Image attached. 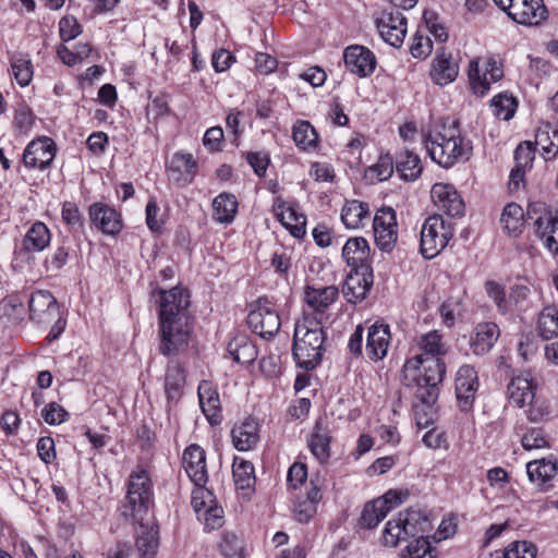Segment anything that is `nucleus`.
<instances>
[{
    "instance_id": "obj_1",
    "label": "nucleus",
    "mask_w": 558,
    "mask_h": 558,
    "mask_svg": "<svg viewBox=\"0 0 558 558\" xmlns=\"http://www.w3.org/2000/svg\"><path fill=\"white\" fill-rule=\"evenodd\" d=\"M153 507V483L148 473L145 470L133 471L120 512L126 521L138 524L135 545L140 558H155L158 553L159 532L158 525L151 520Z\"/></svg>"
},
{
    "instance_id": "obj_2",
    "label": "nucleus",
    "mask_w": 558,
    "mask_h": 558,
    "mask_svg": "<svg viewBox=\"0 0 558 558\" xmlns=\"http://www.w3.org/2000/svg\"><path fill=\"white\" fill-rule=\"evenodd\" d=\"M159 351L169 356L185 349L191 335L192 315L190 313L189 291L180 287L159 290Z\"/></svg>"
},
{
    "instance_id": "obj_3",
    "label": "nucleus",
    "mask_w": 558,
    "mask_h": 558,
    "mask_svg": "<svg viewBox=\"0 0 558 558\" xmlns=\"http://www.w3.org/2000/svg\"><path fill=\"white\" fill-rule=\"evenodd\" d=\"M407 385L415 388L414 395L424 405H433L440 392L439 386L446 374V364L441 357H424L417 354L407 360L403 366Z\"/></svg>"
},
{
    "instance_id": "obj_4",
    "label": "nucleus",
    "mask_w": 558,
    "mask_h": 558,
    "mask_svg": "<svg viewBox=\"0 0 558 558\" xmlns=\"http://www.w3.org/2000/svg\"><path fill=\"white\" fill-rule=\"evenodd\" d=\"M326 332L320 318L304 315L295 323L292 356L298 367L310 372L317 368L323 359Z\"/></svg>"
},
{
    "instance_id": "obj_5",
    "label": "nucleus",
    "mask_w": 558,
    "mask_h": 558,
    "mask_svg": "<svg viewBox=\"0 0 558 558\" xmlns=\"http://www.w3.org/2000/svg\"><path fill=\"white\" fill-rule=\"evenodd\" d=\"M423 138L432 160L444 168L466 161L472 155V144L461 135L458 120L444 124L441 131L429 132Z\"/></svg>"
},
{
    "instance_id": "obj_6",
    "label": "nucleus",
    "mask_w": 558,
    "mask_h": 558,
    "mask_svg": "<svg viewBox=\"0 0 558 558\" xmlns=\"http://www.w3.org/2000/svg\"><path fill=\"white\" fill-rule=\"evenodd\" d=\"M433 530L428 515L421 510L410 509L400 513L398 519L389 520L384 530L383 538L386 545L397 546L401 541L428 536Z\"/></svg>"
},
{
    "instance_id": "obj_7",
    "label": "nucleus",
    "mask_w": 558,
    "mask_h": 558,
    "mask_svg": "<svg viewBox=\"0 0 558 558\" xmlns=\"http://www.w3.org/2000/svg\"><path fill=\"white\" fill-rule=\"evenodd\" d=\"M251 307L246 318L248 328L264 339L274 337L281 326L274 303L267 296H260Z\"/></svg>"
},
{
    "instance_id": "obj_8",
    "label": "nucleus",
    "mask_w": 558,
    "mask_h": 558,
    "mask_svg": "<svg viewBox=\"0 0 558 558\" xmlns=\"http://www.w3.org/2000/svg\"><path fill=\"white\" fill-rule=\"evenodd\" d=\"M518 24L539 25L548 16L544 0H493Z\"/></svg>"
},
{
    "instance_id": "obj_9",
    "label": "nucleus",
    "mask_w": 558,
    "mask_h": 558,
    "mask_svg": "<svg viewBox=\"0 0 558 558\" xmlns=\"http://www.w3.org/2000/svg\"><path fill=\"white\" fill-rule=\"evenodd\" d=\"M451 236L452 234L446 228L441 216H429L421 230L420 247L422 255L427 259L434 258L447 246Z\"/></svg>"
},
{
    "instance_id": "obj_10",
    "label": "nucleus",
    "mask_w": 558,
    "mask_h": 558,
    "mask_svg": "<svg viewBox=\"0 0 558 558\" xmlns=\"http://www.w3.org/2000/svg\"><path fill=\"white\" fill-rule=\"evenodd\" d=\"M29 319L37 325H48L60 314L57 299L47 290L34 291L28 300Z\"/></svg>"
},
{
    "instance_id": "obj_11",
    "label": "nucleus",
    "mask_w": 558,
    "mask_h": 558,
    "mask_svg": "<svg viewBox=\"0 0 558 558\" xmlns=\"http://www.w3.org/2000/svg\"><path fill=\"white\" fill-rule=\"evenodd\" d=\"M56 151V143L51 138L38 137L27 144L22 160L27 168L45 170L52 163Z\"/></svg>"
},
{
    "instance_id": "obj_12",
    "label": "nucleus",
    "mask_w": 558,
    "mask_h": 558,
    "mask_svg": "<svg viewBox=\"0 0 558 558\" xmlns=\"http://www.w3.org/2000/svg\"><path fill=\"white\" fill-rule=\"evenodd\" d=\"M477 389V372L471 365H462L456 377V397L461 411L468 412L473 408Z\"/></svg>"
},
{
    "instance_id": "obj_13",
    "label": "nucleus",
    "mask_w": 558,
    "mask_h": 558,
    "mask_svg": "<svg viewBox=\"0 0 558 558\" xmlns=\"http://www.w3.org/2000/svg\"><path fill=\"white\" fill-rule=\"evenodd\" d=\"M197 172L198 163L189 153H175L167 167L169 181L179 187L191 184Z\"/></svg>"
},
{
    "instance_id": "obj_14",
    "label": "nucleus",
    "mask_w": 558,
    "mask_h": 558,
    "mask_svg": "<svg viewBox=\"0 0 558 558\" xmlns=\"http://www.w3.org/2000/svg\"><path fill=\"white\" fill-rule=\"evenodd\" d=\"M374 275L372 267L351 269L343 284V294L351 303L363 301L373 287Z\"/></svg>"
},
{
    "instance_id": "obj_15",
    "label": "nucleus",
    "mask_w": 558,
    "mask_h": 558,
    "mask_svg": "<svg viewBox=\"0 0 558 558\" xmlns=\"http://www.w3.org/2000/svg\"><path fill=\"white\" fill-rule=\"evenodd\" d=\"M345 68L360 77L371 76L376 68L375 54L366 47L351 45L343 52Z\"/></svg>"
},
{
    "instance_id": "obj_16",
    "label": "nucleus",
    "mask_w": 558,
    "mask_h": 558,
    "mask_svg": "<svg viewBox=\"0 0 558 558\" xmlns=\"http://www.w3.org/2000/svg\"><path fill=\"white\" fill-rule=\"evenodd\" d=\"M434 204L450 217H461L464 214V202L457 190L445 183H435L430 190Z\"/></svg>"
},
{
    "instance_id": "obj_17",
    "label": "nucleus",
    "mask_w": 558,
    "mask_h": 558,
    "mask_svg": "<svg viewBox=\"0 0 558 558\" xmlns=\"http://www.w3.org/2000/svg\"><path fill=\"white\" fill-rule=\"evenodd\" d=\"M182 462L195 486L205 487L208 481L205 450L196 444L187 446L183 451Z\"/></svg>"
},
{
    "instance_id": "obj_18",
    "label": "nucleus",
    "mask_w": 558,
    "mask_h": 558,
    "mask_svg": "<svg viewBox=\"0 0 558 558\" xmlns=\"http://www.w3.org/2000/svg\"><path fill=\"white\" fill-rule=\"evenodd\" d=\"M90 222L102 233L118 234L122 229L120 213L105 203H94L88 208Z\"/></svg>"
},
{
    "instance_id": "obj_19",
    "label": "nucleus",
    "mask_w": 558,
    "mask_h": 558,
    "mask_svg": "<svg viewBox=\"0 0 558 558\" xmlns=\"http://www.w3.org/2000/svg\"><path fill=\"white\" fill-rule=\"evenodd\" d=\"M331 430L326 420L318 418L308 437L307 446L311 453L319 461L326 463L331 456Z\"/></svg>"
},
{
    "instance_id": "obj_20",
    "label": "nucleus",
    "mask_w": 558,
    "mask_h": 558,
    "mask_svg": "<svg viewBox=\"0 0 558 558\" xmlns=\"http://www.w3.org/2000/svg\"><path fill=\"white\" fill-rule=\"evenodd\" d=\"M458 73L459 65L453 60L452 53L447 51L445 47L438 48L429 73L432 81L436 85L445 86L453 82Z\"/></svg>"
},
{
    "instance_id": "obj_21",
    "label": "nucleus",
    "mask_w": 558,
    "mask_h": 558,
    "mask_svg": "<svg viewBox=\"0 0 558 558\" xmlns=\"http://www.w3.org/2000/svg\"><path fill=\"white\" fill-rule=\"evenodd\" d=\"M391 340L389 325L383 323H374L367 331L366 354L372 361L383 360L388 352Z\"/></svg>"
},
{
    "instance_id": "obj_22",
    "label": "nucleus",
    "mask_w": 558,
    "mask_h": 558,
    "mask_svg": "<svg viewBox=\"0 0 558 558\" xmlns=\"http://www.w3.org/2000/svg\"><path fill=\"white\" fill-rule=\"evenodd\" d=\"M274 211L282 226L290 231L294 238H302L306 232V217L296 211L292 206H286L281 198H277L274 205Z\"/></svg>"
},
{
    "instance_id": "obj_23",
    "label": "nucleus",
    "mask_w": 558,
    "mask_h": 558,
    "mask_svg": "<svg viewBox=\"0 0 558 558\" xmlns=\"http://www.w3.org/2000/svg\"><path fill=\"white\" fill-rule=\"evenodd\" d=\"M369 253V245L362 236L350 238L342 247V257L351 269L371 267Z\"/></svg>"
},
{
    "instance_id": "obj_24",
    "label": "nucleus",
    "mask_w": 558,
    "mask_h": 558,
    "mask_svg": "<svg viewBox=\"0 0 558 558\" xmlns=\"http://www.w3.org/2000/svg\"><path fill=\"white\" fill-rule=\"evenodd\" d=\"M500 335L499 327L492 322L478 324L470 339V347L474 354L484 355L492 350Z\"/></svg>"
},
{
    "instance_id": "obj_25",
    "label": "nucleus",
    "mask_w": 558,
    "mask_h": 558,
    "mask_svg": "<svg viewBox=\"0 0 558 558\" xmlns=\"http://www.w3.org/2000/svg\"><path fill=\"white\" fill-rule=\"evenodd\" d=\"M197 395L203 413L210 424H219L221 422V405L219 395L213 388L210 381L203 380L198 385Z\"/></svg>"
},
{
    "instance_id": "obj_26",
    "label": "nucleus",
    "mask_w": 558,
    "mask_h": 558,
    "mask_svg": "<svg viewBox=\"0 0 558 558\" xmlns=\"http://www.w3.org/2000/svg\"><path fill=\"white\" fill-rule=\"evenodd\" d=\"M490 69H486L483 76L480 75L477 63L472 61L469 70V78L474 94L484 96L489 89L490 83L499 81L502 75V69L496 65L494 60L488 61Z\"/></svg>"
},
{
    "instance_id": "obj_27",
    "label": "nucleus",
    "mask_w": 558,
    "mask_h": 558,
    "mask_svg": "<svg viewBox=\"0 0 558 558\" xmlns=\"http://www.w3.org/2000/svg\"><path fill=\"white\" fill-rule=\"evenodd\" d=\"M534 223L536 235L544 240L545 246L550 252L558 254V210L535 217Z\"/></svg>"
},
{
    "instance_id": "obj_28",
    "label": "nucleus",
    "mask_w": 558,
    "mask_h": 558,
    "mask_svg": "<svg viewBox=\"0 0 558 558\" xmlns=\"http://www.w3.org/2000/svg\"><path fill=\"white\" fill-rule=\"evenodd\" d=\"M184 384L185 371L183 366L178 361H169L165 376V391L168 403H178L183 395Z\"/></svg>"
},
{
    "instance_id": "obj_29",
    "label": "nucleus",
    "mask_w": 558,
    "mask_h": 558,
    "mask_svg": "<svg viewBox=\"0 0 558 558\" xmlns=\"http://www.w3.org/2000/svg\"><path fill=\"white\" fill-rule=\"evenodd\" d=\"M234 447L239 451H247L254 448L259 440V426L254 418H246L231 430Z\"/></svg>"
},
{
    "instance_id": "obj_30",
    "label": "nucleus",
    "mask_w": 558,
    "mask_h": 558,
    "mask_svg": "<svg viewBox=\"0 0 558 558\" xmlns=\"http://www.w3.org/2000/svg\"><path fill=\"white\" fill-rule=\"evenodd\" d=\"M509 398L520 408L536 397V384L526 375L513 377L507 387Z\"/></svg>"
},
{
    "instance_id": "obj_31",
    "label": "nucleus",
    "mask_w": 558,
    "mask_h": 558,
    "mask_svg": "<svg viewBox=\"0 0 558 558\" xmlns=\"http://www.w3.org/2000/svg\"><path fill=\"white\" fill-rule=\"evenodd\" d=\"M558 472V462L555 458H543L531 461L526 464V473L531 482H538L539 485L547 489V485Z\"/></svg>"
},
{
    "instance_id": "obj_32",
    "label": "nucleus",
    "mask_w": 558,
    "mask_h": 558,
    "mask_svg": "<svg viewBox=\"0 0 558 558\" xmlns=\"http://www.w3.org/2000/svg\"><path fill=\"white\" fill-rule=\"evenodd\" d=\"M338 295L339 292L335 286L324 288L306 287L305 290L306 303L316 312L315 316L322 315L337 300Z\"/></svg>"
},
{
    "instance_id": "obj_33",
    "label": "nucleus",
    "mask_w": 558,
    "mask_h": 558,
    "mask_svg": "<svg viewBox=\"0 0 558 558\" xmlns=\"http://www.w3.org/2000/svg\"><path fill=\"white\" fill-rule=\"evenodd\" d=\"M234 485L239 490L252 492L256 482L255 470L252 462L234 457L232 464Z\"/></svg>"
},
{
    "instance_id": "obj_34",
    "label": "nucleus",
    "mask_w": 558,
    "mask_h": 558,
    "mask_svg": "<svg viewBox=\"0 0 558 558\" xmlns=\"http://www.w3.org/2000/svg\"><path fill=\"white\" fill-rule=\"evenodd\" d=\"M396 170L404 181H415L422 173L423 166L418 155L404 150L396 158Z\"/></svg>"
},
{
    "instance_id": "obj_35",
    "label": "nucleus",
    "mask_w": 558,
    "mask_h": 558,
    "mask_svg": "<svg viewBox=\"0 0 558 558\" xmlns=\"http://www.w3.org/2000/svg\"><path fill=\"white\" fill-rule=\"evenodd\" d=\"M50 231L44 222L36 221L26 232L22 245L26 252H41L50 243Z\"/></svg>"
},
{
    "instance_id": "obj_36",
    "label": "nucleus",
    "mask_w": 558,
    "mask_h": 558,
    "mask_svg": "<svg viewBox=\"0 0 558 558\" xmlns=\"http://www.w3.org/2000/svg\"><path fill=\"white\" fill-rule=\"evenodd\" d=\"M500 222L509 235L518 238L524 229L525 218L523 208L517 203L506 205L500 217Z\"/></svg>"
},
{
    "instance_id": "obj_37",
    "label": "nucleus",
    "mask_w": 558,
    "mask_h": 558,
    "mask_svg": "<svg viewBox=\"0 0 558 558\" xmlns=\"http://www.w3.org/2000/svg\"><path fill=\"white\" fill-rule=\"evenodd\" d=\"M214 219L220 223H230L238 211L236 197L231 193H220L213 201Z\"/></svg>"
},
{
    "instance_id": "obj_38",
    "label": "nucleus",
    "mask_w": 558,
    "mask_h": 558,
    "mask_svg": "<svg viewBox=\"0 0 558 558\" xmlns=\"http://www.w3.org/2000/svg\"><path fill=\"white\" fill-rule=\"evenodd\" d=\"M368 204L357 199L347 201L341 210V220L349 229H356L361 227L363 220L368 218Z\"/></svg>"
},
{
    "instance_id": "obj_39",
    "label": "nucleus",
    "mask_w": 558,
    "mask_h": 558,
    "mask_svg": "<svg viewBox=\"0 0 558 558\" xmlns=\"http://www.w3.org/2000/svg\"><path fill=\"white\" fill-rule=\"evenodd\" d=\"M228 353L233 361L240 364H250L255 361L257 350L255 345L248 341L245 336H236L231 339L227 347Z\"/></svg>"
},
{
    "instance_id": "obj_40",
    "label": "nucleus",
    "mask_w": 558,
    "mask_h": 558,
    "mask_svg": "<svg viewBox=\"0 0 558 558\" xmlns=\"http://www.w3.org/2000/svg\"><path fill=\"white\" fill-rule=\"evenodd\" d=\"M292 138L295 145L302 150L315 148L318 144V134L313 125L304 120H299L293 125Z\"/></svg>"
},
{
    "instance_id": "obj_41",
    "label": "nucleus",
    "mask_w": 558,
    "mask_h": 558,
    "mask_svg": "<svg viewBox=\"0 0 558 558\" xmlns=\"http://www.w3.org/2000/svg\"><path fill=\"white\" fill-rule=\"evenodd\" d=\"M390 510L391 506H387L386 501L376 499L367 502L362 510L360 523L364 527L373 529L386 518Z\"/></svg>"
},
{
    "instance_id": "obj_42",
    "label": "nucleus",
    "mask_w": 558,
    "mask_h": 558,
    "mask_svg": "<svg viewBox=\"0 0 558 558\" xmlns=\"http://www.w3.org/2000/svg\"><path fill=\"white\" fill-rule=\"evenodd\" d=\"M379 35H389L391 31H398L400 35H407V19L400 11H383L376 19Z\"/></svg>"
},
{
    "instance_id": "obj_43",
    "label": "nucleus",
    "mask_w": 558,
    "mask_h": 558,
    "mask_svg": "<svg viewBox=\"0 0 558 558\" xmlns=\"http://www.w3.org/2000/svg\"><path fill=\"white\" fill-rule=\"evenodd\" d=\"M420 348L422 350L421 354H424V357H441L447 353L442 335L437 330L423 335L420 341Z\"/></svg>"
},
{
    "instance_id": "obj_44",
    "label": "nucleus",
    "mask_w": 558,
    "mask_h": 558,
    "mask_svg": "<svg viewBox=\"0 0 558 558\" xmlns=\"http://www.w3.org/2000/svg\"><path fill=\"white\" fill-rule=\"evenodd\" d=\"M538 330L542 338L548 340L558 337V308L546 306L538 317Z\"/></svg>"
},
{
    "instance_id": "obj_45",
    "label": "nucleus",
    "mask_w": 558,
    "mask_h": 558,
    "mask_svg": "<svg viewBox=\"0 0 558 558\" xmlns=\"http://www.w3.org/2000/svg\"><path fill=\"white\" fill-rule=\"evenodd\" d=\"M11 68L16 82L22 86H27L33 76L32 62L28 54L14 53L11 59Z\"/></svg>"
},
{
    "instance_id": "obj_46",
    "label": "nucleus",
    "mask_w": 558,
    "mask_h": 558,
    "mask_svg": "<svg viewBox=\"0 0 558 558\" xmlns=\"http://www.w3.org/2000/svg\"><path fill=\"white\" fill-rule=\"evenodd\" d=\"M435 551L436 549L429 543L428 536L420 535L418 538L407 545L405 553L402 551L401 558H435Z\"/></svg>"
},
{
    "instance_id": "obj_47",
    "label": "nucleus",
    "mask_w": 558,
    "mask_h": 558,
    "mask_svg": "<svg viewBox=\"0 0 558 558\" xmlns=\"http://www.w3.org/2000/svg\"><path fill=\"white\" fill-rule=\"evenodd\" d=\"M517 105L513 96L502 93L495 96L490 101L494 114L502 120H509L513 117Z\"/></svg>"
},
{
    "instance_id": "obj_48",
    "label": "nucleus",
    "mask_w": 558,
    "mask_h": 558,
    "mask_svg": "<svg viewBox=\"0 0 558 558\" xmlns=\"http://www.w3.org/2000/svg\"><path fill=\"white\" fill-rule=\"evenodd\" d=\"M484 289L487 295L496 304L498 312L501 314H506L509 311V302L506 298L505 288L497 281L487 280L484 283Z\"/></svg>"
},
{
    "instance_id": "obj_49",
    "label": "nucleus",
    "mask_w": 558,
    "mask_h": 558,
    "mask_svg": "<svg viewBox=\"0 0 558 558\" xmlns=\"http://www.w3.org/2000/svg\"><path fill=\"white\" fill-rule=\"evenodd\" d=\"M219 548L226 558H242L243 556L242 541L234 533H225Z\"/></svg>"
},
{
    "instance_id": "obj_50",
    "label": "nucleus",
    "mask_w": 558,
    "mask_h": 558,
    "mask_svg": "<svg viewBox=\"0 0 558 558\" xmlns=\"http://www.w3.org/2000/svg\"><path fill=\"white\" fill-rule=\"evenodd\" d=\"M521 444L526 450L539 449L549 446L547 436L539 427H532L526 430L522 435Z\"/></svg>"
},
{
    "instance_id": "obj_51",
    "label": "nucleus",
    "mask_w": 558,
    "mask_h": 558,
    "mask_svg": "<svg viewBox=\"0 0 558 558\" xmlns=\"http://www.w3.org/2000/svg\"><path fill=\"white\" fill-rule=\"evenodd\" d=\"M395 163L391 155H381L378 161L367 169V172L375 175L378 181H385L392 175Z\"/></svg>"
},
{
    "instance_id": "obj_52",
    "label": "nucleus",
    "mask_w": 558,
    "mask_h": 558,
    "mask_svg": "<svg viewBox=\"0 0 558 558\" xmlns=\"http://www.w3.org/2000/svg\"><path fill=\"white\" fill-rule=\"evenodd\" d=\"M61 215L63 221L70 226L73 231H82L84 229V219L75 203L64 202Z\"/></svg>"
},
{
    "instance_id": "obj_53",
    "label": "nucleus",
    "mask_w": 558,
    "mask_h": 558,
    "mask_svg": "<svg viewBox=\"0 0 558 558\" xmlns=\"http://www.w3.org/2000/svg\"><path fill=\"white\" fill-rule=\"evenodd\" d=\"M35 114L27 105H21L16 110L13 119V125L20 131L21 134H27L34 122Z\"/></svg>"
},
{
    "instance_id": "obj_54",
    "label": "nucleus",
    "mask_w": 558,
    "mask_h": 558,
    "mask_svg": "<svg viewBox=\"0 0 558 558\" xmlns=\"http://www.w3.org/2000/svg\"><path fill=\"white\" fill-rule=\"evenodd\" d=\"M535 144L541 146L546 159L556 157L558 154V131L553 132V138H550L546 131L538 132L536 134Z\"/></svg>"
},
{
    "instance_id": "obj_55",
    "label": "nucleus",
    "mask_w": 558,
    "mask_h": 558,
    "mask_svg": "<svg viewBox=\"0 0 558 558\" xmlns=\"http://www.w3.org/2000/svg\"><path fill=\"white\" fill-rule=\"evenodd\" d=\"M245 159L254 170L255 174L259 178H264L266 170L270 163V158L266 151H247Z\"/></svg>"
},
{
    "instance_id": "obj_56",
    "label": "nucleus",
    "mask_w": 558,
    "mask_h": 558,
    "mask_svg": "<svg viewBox=\"0 0 558 558\" xmlns=\"http://www.w3.org/2000/svg\"><path fill=\"white\" fill-rule=\"evenodd\" d=\"M374 233L376 229H397L396 211L391 207H383L377 211L373 221Z\"/></svg>"
},
{
    "instance_id": "obj_57",
    "label": "nucleus",
    "mask_w": 558,
    "mask_h": 558,
    "mask_svg": "<svg viewBox=\"0 0 558 558\" xmlns=\"http://www.w3.org/2000/svg\"><path fill=\"white\" fill-rule=\"evenodd\" d=\"M41 416L47 424L56 425L68 421L69 413L57 402H50L43 409Z\"/></svg>"
},
{
    "instance_id": "obj_58",
    "label": "nucleus",
    "mask_w": 558,
    "mask_h": 558,
    "mask_svg": "<svg viewBox=\"0 0 558 558\" xmlns=\"http://www.w3.org/2000/svg\"><path fill=\"white\" fill-rule=\"evenodd\" d=\"M526 404L530 405L526 415L531 422H541L550 414L549 405L541 398L535 397L533 401H529Z\"/></svg>"
},
{
    "instance_id": "obj_59",
    "label": "nucleus",
    "mask_w": 558,
    "mask_h": 558,
    "mask_svg": "<svg viewBox=\"0 0 558 558\" xmlns=\"http://www.w3.org/2000/svg\"><path fill=\"white\" fill-rule=\"evenodd\" d=\"M376 245L384 252H391L397 242V229H381L374 233Z\"/></svg>"
},
{
    "instance_id": "obj_60",
    "label": "nucleus",
    "mask_w": 558,
    "mask_h": 558,
    "mask_svg": "<svg viewBox=\"0 0 558 558\" xmlns=\"http://www.w3.org/2000/svg\"><path fill=\"white\" fill-rule=\"evenodd\" d=\"M410 52L414 58L425 59L433 51V41L430 37H412Z\"/></svg>"
},
{
    "instance_id": "obj_61",
    "label": "nucleus",
    "mask_w": 558,
    "mask_h": 558,
    "mask_svg": "<svg viewBox=\"0 0 558 558\" xmlns=\"http://www.w3.org/2000/svg\"><path fill=\"white\" fill-rule=\"evenodd\" d=\"M37 452L45 463H50L56 459L54 441L51 437H40L37 442Z\"/></svg>"
},
{
    "instance_id": "obj_62",
    "label": "nucleus",
    "mask_w": 558,
    "mask_h": 558,
    "mask_svg": "<svg viewBox=\"0 0 558 558\" xmlns=\"http://www.w3.org/2000/svg\"><path fill=\"white\" fill-rule=\"evenodd\" d=\"M423 444L429 449H439L447 447V438L445 432L437 428H430L422 438Z\"/></svg>"
},
{
    "instance_id": "obj_63",
    "label": "nucleus",
    "mask_w": 558,
    "mask_h": 558,
    "mask_svg": "<svg viewBox=\"0 0 558 558\" xmlns=\"http://www.w3.org/2000/svg\"><path fill=\"white\" fill-rule=\"evenodd\" d=\"M307 477V468L304 463L295 462L293 463L288 471V482L289 484L296 488L302 485Z\"/></svg>"
},
{
    "instance_id": "obj_64",
    "label": "nucleus",
    "mask_w": 558,
    "mask_h": 558,
    "mask_svg": "<svg viewBox=\"0 0 558 558\" xmlns=\"http://www.w3.org/2000/svg\"><path fill=\"white\" fill-rule=\"evenodd\" d=\"M223 131L220 126H214L205 132L203 144L211 151L220 150Z\"/></svg>"
}]
</instances>
